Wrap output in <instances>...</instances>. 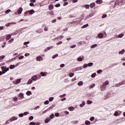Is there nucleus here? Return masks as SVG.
I'll list each match as a JSON object with an SVG mask.
<instances>
[{
  "label": "nucleus",
  "mask_w": 125,
  "mask_h": 125,
  "mask_svg": "<svg viewBox=\"0 0 125 125\" xmlns=\"http://www.w3.org/2000/svg\"><path fill=\"white\" fill-rule=\"evenodd\" d=\"M14 101H17L18 100V98L17 97H15L13 98Z\"/></svg>",
  "instance_id": "nucleus-59"
},
{
  "label": "nucleus",
  "mask_w": 125,
  "mask_h": 125,
  "mask_svg": "<svg viewBox=\"0 0 125 125\" xmlns=\"http://www.w3.org/2000/svg\"><path fill=\"white\" fill-rule=\"evenodd\" d=\"M69 76L70 78H72V77H73V76H74V73H69Z\"/></svg>",
  "instance_id": "nucleus-50"
},
{
  "label": "nucleus",
  "mask_w": 125,
  "mask_h": 125,
  "mask_svg": "<svg viewBox=\"0 0 125 125\" xmlns=\"http://www.w3.org/2000/svg\"><path fill=\"white\" fill-rule=\"evenodd\" d=\"M66 96V94H63V95H61L60 97L62 98L63 97H65Z\"/></svg>",
  "instance_id": "nucleus-49"
},
{
  "label": "nucleus",
  "mask_w": 125,
  "mask_h": 125,
  "mask_svg": "<svg viewBox=\"0 0 125 125\" xmlns=\"http://www.w3.org/2000/svg\"><path fill=\"white\" fill-rule=\"evenodd\" d=\"M76 45H73L72 46H71V48H75V47H76Z\"/></svg>",
  "instance_id": "nucleus-63"
},
{
  "label": "nucleus",
  "mask_w": 125,
  "mask_h": 125,
  "mask_svg": "<svg viewBox=\"0 0 125 125\" xmlns=\"http://www.w3.org/2000/svg\"><path fill=\"white\" fill-rule=\"evenodd\" d=\"M57 56H58V54L53 55L52 57L53 59H54V58H56V57H57Z\"/></svg>",
  "instance_id": "nucleus-39"
},
{
  "label": "nucleus",
  "mask_w": 125,
  "mask_h": 125,
  "mask_svg": "<svg viewBox=\"0 0 125 125\" xmlns=\"http://www.w3.org/2000/svg\"><path fill=\"white\" fill-rule=\"evenodd\" d=\"M44 104L45 105H47V104H49V101L48 100H47L45 102H44Z\"/></svg>",
  "instance_id": "nucleus-35"
},
{
  "label": "nucleus",
  "mask_w": 125,
  "mask_h": 125,
  "mask_svg": "<svg viewBox=\"0 0 125 125\" xmlns=\"http://www.w3.org/2000/svg\"><path fill=\"white\" fill-rule=\"evenodd\" d=\"M105 17H107L106 14H104L102 16V18H105Z\"/></svg>",
  "instance_id": "nucleus-55"
},
{
  "label": "nucleus",
  "mask_w": 125,
  "mask_h": 125,
  "mask_svg": "<svg viewBox=\"0 0 125 125\" xmlns=\"http://www.w3.org/2000/svg\"><path fill=\"white\" fill-rule=\"evenodd\" d=\"M28 43H30V42H29V41L24 42L23 44L24 45H26V44H28Z\"/></svg>",
  "instance_id": "nucleus-47"
},
{
  "label": "nucleus",
  "mask_w": 125,
  "mask_h": 125,
  "mask_svg": "<svg viewBox=\"0 0 125 125\" xmlns=\"http://www.w3.org/2000/svg\"><path fill=\"white\" fill-rule=\"evenodd\" d=\"M23 58H24V56H21L19 58V59L20 60H21V59H23Z\"/></svg>",
  "instance_id": "nucleus-52"
},
{
  "label": "nucleus",
  "mask_w": 125,
  "mask_h": 125,
  "mask_svg": "<svg viewBox=\"0 0 125 125\" xmlns=\"http://www.w3.org/2000/svg\"><path fill=\"white\" fill-rule=\"evenodd\" d=\"M16 120H17V117L13 116L9 119V121L10 122H13V121H16Z\"/></svg>",
  "instance_id": "nucleus-1"
},
{
  "label": "nucleus",
  "mask_w": 125,
  "mask_h": 125,
  "mask_svg": "<svg viewBox=\"0 0 125 125\" xmlns=\"http://www.w3.org/2000/svg\"><path fill=\"white\" fill-rule=\"evenodd\" d=\"M19 117H23V116H24V114L23 113H20L19 115Z\"/></svg>",
  "instance_id": "nucleus-58"
},
{
  "label": "nucleus",
  "mask_w": 125,
  "mask_h": 125,
  "mask_svg": "<svg viewBox=\"0 0 125 125\" xmlns=\"http://www.w3.org/2000/svg\"><path fill=\"white\" fill-rule=\"evenodd\" d=\"M14 41V39H12L10 41H9L8 42H9V43H11V42H13Z\"/></svg>",
  "instance_id": "nucleus-38"
},
{
  "label": "nucleus",
  "mask_w": 125,
  "mask_h": 125,
  "mask_svg": "<svg viewBox=\"0 0 125 125\" xmlns=\"http://www.w3.org/2000/svg\"><path fill=\"white\" fill-rule=\"evenodd\" d=\"M28 12H29V14H30V15H31L32 14H34V13H35V10L32 9V10L28 11Z\"/></svg>",
  "instance_id": "nucleus-6"
},
{
  "label": "nucleus",
  "mask_w": 125,
  "mask_h": 125,
  "mask_svg": "<svg viewBox=\"0 0 125 125\" xmlns=\"http://www.w3.org/2000/svg\"><path fill=\"white\" fill-rule=\"evenodd\" d=\"M33 80L29 79L28 82H27V84H31V83H32Z\"/></svg>",
  "instance_id": "nucleus-20"
},
{
  "label": "nucleus",
  "mask_w": 125,
  "mask_h": 125,
  "mask_svg": "<svg viewBox=\"0 0 125 125\" xmlns=\"http://www.w3.org/2000/svg\"><path fill=\"white\" fill-rule=\"evenodd\" d=\"M85 105V102L83 101L82 104L80 105V107H83Z\"/></svg>",
  "instance_id": "nucleus-16"
},
{
  "label": "nucleus",
  "mask_w": 125,
  "mask_h": 125,
  "mask_svg": "<svg viewBox=\"0 0 125 125\" xmlns=\"http://www.w3.org/2000/svg\"><path fill=\"white\" fill-rule=\"evenodd\" d=\"M90 121H91V122H93V121H94V117H92L90 118Z\"/></svg>",
  "instance_id": "nucleus-34"
},
{
  "label": "nucleus",
  "mask_w": 125,
  "mask_h": 125,
  "mask_svg": "<svg viewBox=\"0 0 125 125\" xmlns=\"http://www.w3.org/2000/svg\"><path fill=\"white\" fill-rule=\"evenodd\" d=\"M37 61H42V58L41 56L37 57Z\"/></svg>",
  "instance_id": "nucleus-4"
},
{
  "label": "nucleus",
  "mask_w": 125,
  "mask_h": 125,
  "mask_svg": "<svg viewBox=\"0 0 125 125\" xmlns=\"http://www.w3.org/2000/svg\"><path fill=\"white\" fill-rule=\"evenodd\" d=\"M96 46H97V44H94L91 46V48H94V47H96Z\"/></svg>",
  "instance_id": "nucleus-27"
},
{
  "label": "nucleus",
  "mask_w": 125,
  "mask_h": 125,
  "mask_svg": "<svg viewBox=\"0 0 125 125\" xmlns=\"http://www.w3.org/2000/svg\"><path fill=\"white\" fill-rule=\"evenodd\" d=\"M30 125H36V123L35 122H31L30 123Z\"/></svg>",
  "instance_id": "nucleus-57"
},
{
  "label": "nucleus",
  "mask_w": 125,
  "mask_h": 125,
  "mask_svg": "<svg viewBox=\"0 0 125 125\" xmlns=\"http://www.w3.org/2000/svg\"><path fill=\"white\" fill-rule=\"evenodd\" d=\"M54 117H55V116H54V114H52L50 116V118L51 119H53Z\"/></svg>",
  "instance_id": "nucleus-37"
},
{
  "label": "nucleus",
  "mask_w": 125,
  "mask_h": 125,
  "mask_svg": "<svg viewBox=\"0 0 125 125\" xmlns=\"http://www.w3.org/2000/svg\"><path fill=\"white\" fill-rule=\"evenodd\" d=\"M95 6V3L94 2H93L90 4V7H91V8H93V7Z\"/></svg>",
  "instance_id": "nucleus-8"
},
{
  "label": "nucleus",
  "mask_w": 125,
  "mask_h": 125,
  "mask_svg": "<svg viewBox=\"0 0 125 125\" xmlns=\"http://www.w3.org/2000/svg\"><path fill=\"white\" fill-rule=\"evenodd\" d=\"M78 85L79 86H82V85H83V81H80V82L78 83Z\"/></svg>",
  "instance_id": "nucleus-7"
},
{
  "label": "nucleus",
  "mask_w": 125,
  "mask_h": 125,
  "mask_svg": "<svg viewBox=\"0 0 125 125\" xmlns=\"http://www.w3.org/2000/svg\"><path fill=\"white\" fill-rule=\"evenodd\" d=\"M123 36H124V34H123V33H122V34H119V35H118V38H123Z\"/></svg>",
  "instance_id": "nucleus-30"
},
{
  "label": "nucleus",
  "mask_w": 125,
  "mask_h": 125,
  "mask_svg": "<svg viewBox=\"0 0 125 125\" xmlns=\"http://www.w3.org/2000/svg\"><path fill=\"white\" fill-rule=\"evenodd\" d=\"M48 110L46 109L45 110H44L42 112V114H45V113H46V112H48Z\"/></svg>",
  "instance_id": "nucleus-60"
},
{
  "label": "nucleus",
  "mask_w": 125,
  "mask_h": 125,
  "mask_svg": "<svg viewBox=\"0 0 125 125\" xmlns=\"http://www.w3.org/2000/svg\"><path fill=\"white\" fill-rule=\"evenodd\" d=\"M14 68H15V65H11L10 66V69H11V70H12V69H14Z\"/></svg>",
  "instance_id": "nucleus-24"
},
{
  "label": "nucleus",
  "mask_w": 125,
  "mask_h": 125,
  "mask_svg": "<svg viewBox=\"0 0 125 125\" xmlns=\"http://www.w3.org/2000/svg\"><path fill=\"white\" fill-rule=\"evenodd\" d=\"M30 6H34L35 5L33 3H30L29 4Z\"/></svg>",
  "instance_id": "nucleus-64"
},
{
  "label": "nucleus",
  "mask_w": 125,
  "mask_h": 125,
  "mask_svg": "<svg viewBox=\"0 0 125 125\" xmlns=\"http://www.w3.org/2000/svg\"><path fill=\"white\" fill-rule=\"evenodd\" d=\"M114 115L116 116H119V113H118L117 111H115V112L114 114Z\"/></svg>",
  "instance_id": "nucleus-46"
},
{
  "label": "nucleus",
  "mask_w": 125,
  "mask_h": 125,
  "mask_svg": "<svg viewBox=\"0 0 125 125\" xmlns=\"http://www.w3.org/2000/svg\"><path fill=\"white\" fill-rule=\"evenodd\" d=\"M101 88L103 90H104L105 89V88H106V86L105 85H104V84H103L102 86H101Z\"/></svg>",
  "instance_id": "nucleus-18"
},
{
  "label": "nucleus",
  "mask_w": 125,
  "mask_h": 125,
  "mask_svg": "<svg viewBox=\"0 0 125 125\" xmlns=\"http://www.w3.org/2000/svg\"><path fill=\"white\" fill-rule=\"evenodd\" d=\"M5 66H2L1 67V70H2V74H4L3 73V71H5Z\"/></svg>",
  "instance_id": "nucleus-28"
},
{
  "label": "nucleus",
  "mask_w": 125,
  "mask_h": 125,
  "mask_svg": "<svg viewBox=\"0 0 125 125\" xmlns=\"http://www.w3.org/2000/svg\"><path fill=\"white\" fill-rule=\"evenodd\" d=\"M78 61H79V62H81V61H82L83 60V58L82 57H79L77 59Z\"/></svg>",
  "instance_id": "nucleus-26"
},
{
  "label": "nucleus",
  "mask_w": 125,
  "mask_h": 125,
  "mask_svg": "<svg viewBox=\"0 0 125 125\" xmlns=\"http://www.w3.org/2000/svg\"><path fill=\"white\" fill-rule=\"evenodd\" d=\"M54 98L53 97H50L49 99V101L51 102V101H53Z\"/></svg>",
  "instance_id": "nucleus-41"
},
{
  "label": "nucleus",
  "mask_w": 125,
  "mask_h": 125,
  "mask_svg": "<svg viewBox=\"0 0 125 125\" xmlns=\"http://www.w3.org/2000/svg\"><path fill=\"white\" fill-rule=\"evenodd\" d=\"M95 76H96V73H94L91 75V78H94V77H95Z\"/></svg>",
  "instance_id": "nucleus-33"
},
{
  "label": "nucleus",
  "mask_w": 125,
  "mask_h": 125,
  "mask_svg": "<svg viewBox=\"0 0 125 125\" xmlns=\"http://www.w3.org/2000/svg\"><path fill=\"white\" fill-rule=\"evenodd\" d=\"M96 3H97L98 4H101V3H102V0H97L96 1Z\"/></svg>",
  "instance_id": "nucleus-9"
},
{
  "label": "nucleus",
  "mask_w": 125,
  "mask_h": 125,
  "mask_svg": "<svg viewBox=\"0 0 125 125\" xmlns=\"http://www.w3.org/2000/svg\"><path fill=\"white\" fill-rule=\"evenodd\" d=\"M89 6H90V5L89 4L85 5V8H86V9H88V8H89Z\"/></svg>",
  "instance_id": "nucleus-45"
},
{
  "label": "nucleus",
  "mask_w": 125,
  "mask_h": 125,
  "mask_svg": "<svg viewBox=\"0 0 125 125\" xmlns=\"http://www.w3.org/2000/svg\"><path fill=\"white\" fill-rule=\"evenodd\" d=\"M22 11H23V9L22 8V7L20 8L18 10V14H21V13H22Z\"/></svg>",
  "instance_id": "nucleus-3"
},
{
  "label": "nucleus",
  "mask_w": 125,
  "mask_h": 125,
  "mask_svg": "<svg viewBox=\"0 0 125 125\" xmlns=\"http://www.w3.org/2000/svg\"><path fill=\"white\" fill-rule=\"evenodd\" d=\"M87 27H88V24H86L83 25L82 27V29H84V28H86Z\"/></svg>",
  "instance_id": "nucleus-19"
},
{
  "label": "nucleus",
  "mask_w": 125,
  "mask_h": 125,
  "mask_svg": "<svg viewBox=\"0 0 125 125\" xmlns=\"http://www.w3.org/2000/svg\"><path fill=\"white\" fill-rule=\"evenodd\" d=\"M10 39H11V35H9L6 36V41H8V40H9Z\"/></svg>",
  "instance_id": "nucleus-12"
},
{
  "label": "nucleus",
  "mask_w": 125,
  "mask_h": 125,
  "mask_svg": "<svg viewBox=\"0 0 125 125\" xmlns=\"http://www.w3.org/2000/svg\"><path fill=\"white\" fill-rule=\"evenodd\" d=\"M11 10L10 9L7 10L5 12L6 13V14H8L9 12H11Z\"/></svg>",
  "instance_id": "nucleus-29"
},
{
  "label": "nucleus",
  "mask_w": 125,
  "mask_h": 125,
  "mask_svg": "<svg viewBox=\"0 0 125 125\" xmlns=\"http://www.w3.org/2000/svg\"><path fill=\"white\" fill-rule=\"evenodd\" d=\"M19 95H20V97L22 99H23V98H24V94L23 93H20Z\"/></svg>",
  "instance_id": "nucleus-17"
},
{
  "label": "nucleus",
  "mask_w": 125,
  "mask_h": 125,
  "mask_svg": "<svg viewBox=\"0 0 125 125\" xmlns=\"http://www.w3.org/2000/svg\"><path fill=\"white\" fill-rule=\"evenodd\" d=\"M68 109L70 111H73L74 110V107H69Z\"/></svg>",
  "instance_id": "nucleus-44"
},
{
  "label": "nucleus",
  "mask_w": 125,
  "mask_h": 125,
  "mask_svg": "<svg viewBox=\"0 0 125 125\" xmlns=\"http://www.w3.org/2000/svg\"><path fill=\"white\" fill-rule=\"evenodd\" d=\"M37 79H38L37 75H34L33 76H32L31 77V80H32V81H36V80H37Z\"/></svg>",
  "instance_id": "nucleus-2"
},
{
  "label": "nucleus",
  "mask_w": 125,
  "mask_h": 125,
  "mask_svg": "<svg viewBox=\"0 0 125 125\" xmlns=\"http://www.w3.org/2000/svg\"><path fill=\"white\" fill-rule=\"evenodd\" d=\"M50 48H52V47H47L46 49H45L44 50V52H46V51H47L48 50H49V49H50Z\"/></svg>",
  "instance_id": "nucleus-25"
},
{
  "label": "nucleus",
  "mask_w": 125,
  "mask_h": 125,
  "mask_svg": "<svg viewBox=\"0 0 125 125\" xmlns=\"http://www.w3.org/2000/svg\"><path fill=\"white\" fill-rule=\"evenodd\" d=\"M55 116L56 117H59V113H55Z\"/></svg>",
  "instance_id": "nucleus-62"
},
{
  "label": "nucleus",
  "mask_w": 125,
  "mask_h": 125,
  "mask_svg": "<svg viewBox=\"0 0 125 125\" xmlns=\"http://www.w3.org/2000/svg\"><path fill=\"white\" fill-rule=\"evenodd\" d=\"M109 84V81H105L104 82V85H108Z\"/></svg>",
  "instance_id": "nucleus-36"
},
{
  "label": "nucleus",
  "mask_w": 125,
  "mask_h": 125,
  "mask_svg": "<svg viewBox=\"0 0 125 125\" xmlns=\"http://www.w3.org/2000/svg\"><path fill=\"white\" fill-rule=\"evenodd\" d=\"M104 35H103V34L102 33H99L98 35V37L99 38V39H102V38H103Z\"/></svg>",
  "instance_id": "nucleus-5"
},
{
  "label": "nucleus",
  "mask_w": 125,
  "mask_h": 125,
  "mask_svg": "<svg viewBox=\"0 0 125 125\" xmlns=\"http://www.w3.org/2000/svg\"><path fill=\"white\" fill-rule=\"evenodd\" d=\"M21 79H17V80L16 81V83H17V84L18 83H21Z\"/></svg>",
  "instance_id": "nucleus-13"
},
{
  "label": "nucleus",
  "mask_w": 125,
  "mask_h": 125,
  "mask_svg": "<svg viewBox=\"0 0 125 125\" xmlns=\"http://www.w3.org/2000/svg\"><path fill=\"white\" fill-rule=\"evenodd\" d=\"M61 43H62V41H60V42H57L56 44L57 45H58L59 44H61Z\"/></svg>",
  "instance_id": "nucleus-54"
},
{
  "label": "nucleus",
  "mask_w": 125,
  "mask_h": 125,
  "mask_svg": "<svg viewBox=\"0 0 125 125\" xmlns=\"http://www.w3.org/2000/svg\"><path fill=\"white\" fill-rule=\"evenodd\" d=\"M44 31H45V32H47V31H48V27H45L44 28Z\"/></svg>",
  "instance_id": "nucleus-31"
},
{
  "label": "nucleus",
  "mask_w": 125,
  "mask_h": 125,
  "mask_svg": "<svg viewBox=\"0 0 125 125\" xmlns=\"http://www.w3.org/2000/svg\"><path fill=\"white\" fill-rule=\"evenodd\" d=\"M87 65L88 67H92L93 66V63L89 62Z\"/></svg>",
  "instance_id": "nucleus-21"
},
{
  "label": "nucleus",
  "mask_w": 125,
  "mask_h": 125,
  "mask_svg": "<svg viewBox=\"0 0 125 125\" xmlns=\"http://www.w3.org/2000/svg\"><path fill=\"white\" fill-rule=\"evenodd\" d=\"M56 7H59L60 6V4L58 3L55 5Z\"/></svg>",
  "instance_id": "nucleus-61"
},
{
  "label": "nucleus",
  "mask_w": 125,
  "mask_h": 125,
  "mask_svg": "<svg viewBox=\"0 0 125 125\" xmlns=\"http://www.w3.org/2000/svg\"><path fill=\"white\" fill-rule=\"evenodd\" d=\"M40 74H41V76H42V77H44V76H46V72L44 73V72H42L40 73Z\"/></svg>",
  "instance_id": "nucleus-10"
},
{
  "label": "nucleus",
  "mask_w": 125,
  "mask_h": 125,
  "mask_svg": "<svg viewBox=\"0 0 125 125\" xmlns=\"http://www.w3.org/2000/svg\"><path fill=\"white\" fill-rule=\"evenodd\" d=\"M11 24H12L11 22H10V23H6V25H5V26L6 27H8V26H10Z\"/></svg>",
  "instance_id": "nucleus-43"
},
{
  "label": "nucleus",
  "mask_w": 125,
  "mask_h": 125,
  "mask_svg": "<svg viewBox=\"0 0 125 125\" xmlns=\"http://www.w3.org/2000/svg\"><path fill=\"white\" fill-rule=\"evenodd\" d=\"M49 9L50 10H52V9H53V5L52 4H50L49 6Z\"/></svg>",
  "instance_id": "nucleus-15"
},
{
  "label": "nucleus",
  "mask_w": 125,
  "mask_h": 125,
  "mask_svg": "<svg viewBox=\"0 0 125 125\" xmlns=\"http://www.w3.org/2000/svg\"><path fill=\"white\" fill-rule=\"evenodd\" d=\"M26 94L27 95H31V94H32V92L31 91H27L26 92Z\"/></svg>",
  "instance_id": "nucleus-32"
},
{
  "label": "nucleus",
  "mask_w": 125,
  "mask_h": 125,
  "mask_svg": "<svg viewBox=\"0 0 125 125\" xmlns=\"http://www.w3.org/2000/svg\"><path fill=\"white\" fill-rule=\"evenodd\" d=\"M95 86V84H92L90 86V88H92Z\"/></svg>",
  "instance_id": "nucleus-42"
},
{
  "label": "nucleus",
  "mask_w": 125,
  "mask_h": 125,
  "mask_svg": "<svg viewBox=\"0 0 125 125\" xmlns=\"http://www.w3.org/2000/svg\"><path fill=\"white\" fill-rule=\"evenodd\" d=\"M102 70L100 69V70H98V71H97V73L98 74H100V73H102Z\"/></svg>",
  "instance_id": "nucleus-48"
},
{
  "label": "nucleus",
  "mask_w": 125,
  "mask_h": 125,
  "mask_svg": "<svg viewBox=\"0 0 125 125\" xmlns=\"http://www.w3.org/2000/svg\"><path fill=\"white\" fill-rule=\"evenodd\" d=\"M125 49H123L119 52V54L123 55V54H124V53H125Z\"/></svg>",
  "instance_id": "nucleus-14"
},
{
  "label": "nucleus",
  "mask_w": 125,
  "mask_h": 125,
  "mask_svg": "<svg viewBox=\"0 0 125 125\" xmlns=\"http://www.w3.org/2000/svg\"><path fill=\"white\" fill-rule=\"evenodd\" d=\"M87 66H88V64H86V63H85V64L83 65V67L84 68H87Z\"/></svg>",
  "instance_id": "nucleus-40"
},
{
  "label": "nucleus",
  "mask_w": 125,
  "mask_h": 125,
  "mask_svg": "<svg viewBox=\"0 0 125 125\" xmlns=\"http://www.w3.org/2000/svg\"><path fill=\"white\" fill-rule=\"evenodd\" d=\"M92 104V101H90V100H88L87 101V104H88V105H90V104Z\"/></svg>",
  "instance_id": "nucleus-22"
},
{
  "label": "nucleus",
  "mask_w": 125,
  "mask_h": 125,
  "mask_svg": "<svg viewBox=\"0 0 125 125\" xmlns=\"http://www.w3.org/2000/svg\"><path fill=\"white\" fill-rule=\"evenodd\" d=\"M5 44H6V43L5 42H3V44L2 45V47L3 48L4 47H5Z\"/></svg>",
  "instance_id": "nucleus-53"
},
{
  "label": "nucleus",
  "mask_w": 125,
  "mask_h": 125,
  "mask_svg": "<svg viewBox=\"0 0 125 125\" xmlns=\"http://www.w3.org/2000/svg\"><path fill=\"white\" fill-rule=\"evenodd\" d=\"M33 119H34V117L33 116H30L29 118V120H30V121L33 120Z\"/></svg>",
  "instance_id": "nucleus-56"
},
{
  "label": "nucleus",
  "mask_w": 125,
  "mask_h": 125,
  "mask_svg": "<svg viewBox=\"0 0 125 125\" xmlns=\"http://www.w3.org/2000/svg\"><path fill=\"white\" fill-rule=\"evenodd\" d=\"M7 71H9V68L6 67H5V70L3 71V74H4L7 72Z\"/></svg>",
  "instance_id": "nucleus-11"
},
{
  "label": "nucleus",
  "mask_w": 125,
  "mask_h": 125,
  "mask_svg": "<svg viewBox=\"0 0 125 125\" xmlns=\"http://www.w3.org/2000/svg\"><path fill=\"white\" fill-rule=\"evenodd\" d=\"M85 125H90V122L87 121L85 122Z\"/></svg>",
  "instance_id": "nucleus-23"
},
{
  "label": "nucleus",
  "mask_w": 125,
  "mask_h": 125,
  "mask_svg": "<svg viewBox=\"0 0 125 125\" xmlns=\"http://www.w3.org/2000/svg\"><path fill=\"white\" fill-rule=\"evenodd\" d=\"M3 58H4V56H3V55L0 56V60L3 59Z\"/></svg>",
  "instance_id": "nucleus-51"
}]
</instances>
